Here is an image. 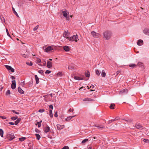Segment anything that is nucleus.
<instances>
[{
	"label": "nucleus",
	"instance_id": "nucleus-63",
	"mask_svg": "<svg viewBox=\"0 0 149 149\" xmlns=\"http://www.w3.org/2000/svg\"><path fill=\"white\" fill-rule=\"evenodd\" d=\"M68 68L69 69H72V68L70 66H69Z\"/></svg>",
	"mask_w": 149,
	"mask_h": 149
},
{
	"label": "nucleus",
	"instance_id": "nucleus-21",
	"mask_svg": "<svg viewBox=\"0 0 149 149\" xmlns=\"http://www.w3.org/2000/svg\"><path fill=\"white\" fill-rule=\"evenodd\" d=\"M18 91L19 93L22 94L24 93V91L22 89V88L20 87H19L18 88Z\"/></svg>",
	"mask_w": 149,
	"mask_h": 149
},
{
	"label": "nucleus",
	"instance_id": "nucleus-7",
	"mask_svg": "<svg viewBox=\"0 0 149 149\" xmlns=\"http://www.w3.org/2000/svg\"><path fill=\"white\" fill-rule=\"evenodd\" d=\"M12 84L11 85V88L12 89H14L16 87V83L15 80H14L12 81Z\"/></svg>",
	"mask_w": 149,
	"mask_h": 149
},
{
	"label": "nucleus",
	"instance_id": "nucleus-39",
	"mask_svg": "<svg viewBox=\"0 0 149 149\" xmlns=\"http://www.w3.org/2000/svg\"><path fill=\"white\" fill-rule=\"evenodd\" d=\"M36 62L38 63H40L41 62L40 59L38 58H36Z\"/></svg>",
	"mask_w": 149,
	"mask_h": 149
},
{
	"label": "nucleus",
	"instance_id": "nucleus-23",
	"mask_svg": "<svg viewBox=\"0 0 149 149\" xmlns=\"http://www.w3.org/2000/svg\"><path fill=\"white\" fill-rule=\"evenodd\" d=\"M93 100L90 98H86L83 100L84 101H92Z\"/></svg>",
	"mask_w": 149,
	"mask_h": 149
},
{
	"label": "nucleus",
	"instance_id": "nucleus-32",
	"mask_svg": "<svg viewBox=\"0 0 149 149\" xmlns=\"http://www.w3.org/2000/svg\"><path fill=\"white\" fill-rule=\"evenodd\" d=\"M85 75L86 77H89L90 76V74L89 72L87 71L85 73Z\"/></svg>",
	"mask_w": 149,
	"mask_h": 149
},
{
	"label": "nucleus",
	"instance_id": "nucleus-62",
	"mask_svg": "<svg viewBox=\"0 0 149 149\" xmlns=\"http://www.w3.org/2000/svg\"><path fill=\"white\" fill-rule=\"evenodd\" d=\"M11 79H12V80H13L14 79H15V77H14V76H11Z\"/></svg>",
	"mask_w": 149,
	"mask_h": 149
},
{
	"label": "nucleus",
	"instance_id": "nucleus-54",
	"mask_svg": "<svg viewBox=\"0 0 149 149\" xmlns=\"http://www.w3.org/2000/svg\"><path fill=\"white\" fill-rule=\"evenodd\" d=\"M74 111V109H73L72 110L70 108L68 110V111L69 112H73V111Z\"/></svg>",
	"mask_w": 149,
	"mask_h": 149
},
{
	"label": "nucleus",
	"instance_id": "nucleus-53",
	"mask_svg": "<svg viewBox=\"0 0 149 149\" xmlns=\"http://www.w3.org/2000/svg\"><path fill=\"white\" fill-rule=\"evenodd\" d=\"M0 117H1V118L3 119H5L6 118V117L4 116H0Z\"/></svg>",
	"mask_w": 149,
	"mask_h": 149
},
{
	"label": "nucleus",
	"instance_id": "nucleus-18",
	"mask_svg": "<svg viewBox=\"0 0 149 149\" xmlns=\"http://www.w3.org/2000/svg\"><path fill=\"white\" fill-rule=\"evenodd\" d=\"M52 63L48 61L47 63V66L48 68H50L52 67Z\"/></svg>",
	"mask_w": 149,
	"mask_h": 149
},
{
	"label": "nucleus",
	"instance_id": "nucleus-41",
	"mask_svg": "<svg viewBox=\"0 0 149 149\" xmlns=\"http://www.w3.org/2000/svg\"><path fill=\"white\" fill-rule=\"evenodd\" d=\"M136 66V65L133 64H131L129 65L130 67L132 68H134Z\"/></svg>",
	"mask_w": 149,
	"mask_h": 149
},
{
	"label": "nucleus",
	"instance_id": "nucleus-48",
	"mask_svg": "<svg viewBox=\"0 0 149 149\" xmlns=\"http://www.w3.org/2000/svg\"><path fill=\"white\" fill-rule=\"evenodd\" d=\"M45 110L43 109H40L38 110V112L40 113H42Z\"/></svg>",
	"mask_w": 149,
	"mask_h": 149
},
{
	"label": "nucleus",
	"instance_id": "nucleus-34",
	"mask_svg": "<svg viewBox=\"0 0 149 149\" xmlns=\"http://www.w3.org/2000/svg\"><path fill=\"white\" fill-rule=\"evenodd\" d=\"M88 141V139H86L83 140L81 142L82 143H84Z\"/></svg>",
	"mask_w": 149,
	"mask_h": 149
},
{
	"label": "nucleus",
	"instance_id": "nucleus-11",
	"mask_svg": "<svg viewBox=\"0 0 149 149\" xmlns=\"http://www.w3.org/2000/svg\"><path fill=\"white\" fill-rule=\"evenodd\" d=\"M8 137L10 140H11L15 138L14 134L13 133L9 134L8 136Z\"/></svg>",
	"mask_w": 149,
	"mask_h": 149
},
{
	"label": "nucleus",
	"instance_id": "nucleus-52",
	"mask_svg": "<svg viewBox=\"0 0 149 149\" xmlns=\"http://www.w3.org/2000/svg\"><path fill=\"white\" fill-rule=\"evenodd\" d=\"M19 122H18V121H17V120H16L15 122V123H14V124L16 125H17L18 124V123H19Z\"/></svg>",
	"mask_w": 149,
	"mask_h": 149
},
{
	"label": "nucleus",
	"instance_id": "nucleus-5",
	"mask_svg": "<svg viewBox=\"0 0 149 149\" xmlns=\"http://www.w3.org/2000/svg\"><path fill=\"white\" fill-rule=\"evenodd\" d=\"M91 34L94 38H98L100 36V35L99 33H96L94 31H92L91 32Z\"/></svg>",
	"mask_w": 149,
	"mask_h": 149
},
{
	"label": "nucleus",
	"instance_id": "nucleus-1",
	"mask_svg": "<svg viewBox=\"0 0 149 149\" xmlns=\"http://www.w3.org/2000/svg\"><path fill=\"white\" fill-rule=\"evenodd\" d=\"M104 38L105 39L108 40L111 38V33L109 31H106L103 33Z\"/></svg>",
	"mask_w": 149,
	"mask_h": 149
},
{
	"label": "nucleus",
	"instance_id": "nucleus-10",
	"mask_svg": "<svg viewBox=\"0 0 149 149\" xmlns=\"http://www.w3.org/2000/svg\"><path fill=\"white\" fill-rule=\"evenodd\" d=\"M50 130V128L48 126L45 127L43 129L44 132L46 133L48 132Z\"/></svg>",
	"mask_w": 149,
	"mask_h": 149
},
{
	"label": "nucleus",
	"instance_id": "nucleus-14",
	"mask_svg": "<svg viewBox=\"0 0 149 149\" xmlns=\"http://www.w3.org/2000/svg\"><path fill=\"white\" fill-rule=\"evenodd\" d=\"M68 32H67L65 31L63 33V37L65 38H68L69 39V38L68 37Z\"/></svg>",
	"mask_w": 149,
	"mask_h": 149
},
{
	"label": "nucleus",
	"instance_id": "nucleus-12",
	"mask_svg": "<svg viewBox=\"0 0 149 149\" xmlns=\"http://www.w3.org/2000/svg\"><path fill=\"white\" fill-rule=\"evenodd\" d=\"M143 33L146 35L149 36V29H145L143 31Z\"/></svg>",
	"mask_w": 149,
	"mask_h": 149
},
{
	"label": "nucleus",
	"instance_id": "nucleus-42",
	"mask_svg": "<svg viewBox=\"0 0 149 149\" xmlns=\"http://www.w3.org/2000/svg\"><path fill=\"white\" fill-rule=\"evenodd\" d=\"M12 111L14 113L17 114H19L20 113L19 112H17L14 110H12Z\"/></svg>",
	"mask_w": 149,
	"mask_h": 149
},
{
	"label": "nucleus",
	"instance_id": "nucleus-60",
	"mask_svg": "<svg viewBox=\"0 0 149 149\" xmlns=\"http://www.w3.org/2000/svg\"><path fill=\"white\" fill-rule=\"evenodd\" d=\"M112 122H112V120H109L108 121V124H110V123H111Z\"/></svg>",
	"mask_w": 149,
	"mask_h": 149
},
{
	"label": "nucleus",
	"instance_id": "nucleus-57",
	"mask_svg": "<svg viewBox=\"0 0 149 149\" xmlns=\"http://www.w3.org/2000/svg\"><path fill=\"white\" fill-rule=\"evenodd\" d=\"M49 108H50L52 109H53V106L52 105H49Z\"/></svg>",
	"mask_w": 149,
	"mask_h": 149
},
{
	"label": "nucleus",
	"instance_id": "nucleus-15",
	"mask_svg": "<svg viewBox=\"0 0 149 149\" xmlns=\"http://www.w3.org/2000/svg\"><path fill=\"white\" fill-rule=\"evenodd\" d=\"M143 41L142 40H139L137 42V44L139 46H141L143 44Z\"/></svg>",
	"mask_w": 149,
	"mask_h": 149
},
{
	"label": "nucleus",
	"instance_id": "nucleus-13",
	"mask_svg": "<svg viewBox=\"0 0 149 149\" xmlns=\"http://www.w3.org/2000/svg\"><path fill=\"white\" fill-rule=\"evenodd\" d=\"M127 92V90L126 89H124L120 91L119 94L121 95L123 94V93H126Z\"/></svg>",
	"mask_w": 149,
	"mask_h": 149
},
{
	"label": "nucleus",
	"instance_id": "nucleus-28",
	"mask_svg": "<svg viewBox=\"0 0 149 149\" xmlns=\"http://www.w3.org/2000/svg\"><path fill=\"white\" fill-rule=\"evenodd\" d=\"M3 131L1 129H0V134L1 137H3Z\"/></svg>",
	"mask_w": 149,
	"mask_h": 149
},
{
	"label": "nucleus",
	"instance_id": "nucleus-55",
	"mask_svg": "<svg viewBox=\"0 0 149 149\" xmlns=\"http://www.w3.org/2000/svg\"><path fill=\"white\" fill-rule=\"evenodd\" d=\"M87 149H94L93 148H92V146H90L88 147Z\"/></svg>",
	"mask_w": 149,
	"mask_h": 149
},
{
	"label": "nucleus",
	"instance_id": "nucleus-6",
	"mask_svg": "<svg viewBox=\"0 0 149 149\" xmlns=\"http://www.w3.org/2000/svg\"><path fill=\"white\" fill-rule=\"evenodd\" d=\"M6 68L9 71H10L12 72H14V70L11 66L8 65H5Z\"/></svg>",
	"mask_w": 149,
	"mask_h": 149
},
{
	"label": "nucleus",
	"instance_id": "nucleus-58",
	"mask_svg": "<svg viewBox=\"0 0 149 149\" xmlns=\"http://www.w3.org/2000/svg\"><path fill=\"white\" fill-rule=\"evenodd\" d=\"M35 131L37 133H39V130L38 129H36L35 130Z\"/></svg>",
	"mask_w": 149,
	"mask_h": 149
},
{
	"label": "nucleus",
	"instance_id": "nucleus-46",
	"mask_svg": "<svg viewBox=\"0 0 149 149\" xmlns=\"http://www.w3.org/2000/svg\"><path fill=\"white\" fill-rule=\"evenodd\" d=\"M62 75V74L61 72H59L57 74V75L58 76L61 77V76Z\"/></svg>",
	"mask_w": 149,
	"mask_h": 149
},
{
	"label": "nucleus",
	"instance_id": "nucleus-50",
	"mask_svg": "<svg viewBox=\"0 0 149 149\" xmlns=\"http://www.w3.org/2000/svg\"><path fill=\"white\" fill-rule=\"evenodd\" d=\"M6 32L7 33V35L9 37H10V35L8 31V29H6Z\"/></svg>",
	"mask_w": 149,
	"mask_h": 149
},
{
	"label": "nucleus",
	"instance_id": "nucleus-47",
	"mask_svg": "<svg viewBox=\"0 0 149 149\" xmlns=\"http://www.w3.org/2000/svg\"><path fill=\"white\" fill-rule=\"evenodd\" d=\"M6 94L7 95V94L10 95V91L9 90H7V91L6 92Z\"/></svg>",
	"mask_w": 149,
	"mask_h": 149
},
{
	"label": "nucleus",
	"instance_id": "nucleus-2",
	"mask_svg": "<svg viewBox=\"0 0 149 149\" xmlns=\"http://www.w3.org/2000/svg\"><path fill=\"white\" fill-rule=\"evenodd\" d=\"M78 36L77 34L76 35H74L70 37L69 38L68 40L70 41H75L76 42H77L78 40H79V39H78Z\"/></svg>",
	"mask_w": 149,
	"mask_h": 149
},
{
	"label": "nucleus",
	"instance_id": "nucleus-38",
	"mask_svg": "<svg viewBox=\"0 0 149 149\" xmlns=\"http://www.w3.org/2000/svg\"><path fill=\"white\" fill-rule=\"evenodd\" d=\"M143 141L145 143H149V140L147 139H144L143 140Z\"/></svg>",
	"mask_w": 149,
	"mask_h": 149
},
{
	"label": "nucleus",
	"instance_id": "nucleus-45",
	"mask_svg": "<svg viewBox=\"0 0 149 149\" xmlns=\"http://www.w3.org/2000/svg\"><path fill=\"white\" fill-rule=\"evenodd\" d=\"M38 72L41 75H43L44 74L43 71L42 70H40L38 71Z\"/></svg>",
	"mask_w": 149,
	"mask_h": 149
},
{
	"label": "nucleus",
	"instance_id": "nucleus-49",
	"mask_svg": "<svg viewBox=\"0 0 149 149\" xmlns=\"http://www.w3.org/2000/svg\"><path fill=\"white\" fill-rule=\"evenodd\" d=\"M51 72V71H50V70H47L45 72V73L46 74H49Z\"/></svg>",
	"mask_w": 149,
	"mask_h": 149
},
{
	"label": "nucleus",
	"instance_id": "nucleus-61",
	"mask_svg": "<svg viewBox=\"0 0 149 149\" xmlns=\"http://www.w3.org/2000/svg\"><path fill=\"white\" fill-rule=\"evenodd\" d=\"M115 118V120H117L119 119V117H116Z\"/></svg>",
	"mask_w": 149,
	"mask_h": 149
},
{
	"label": "nucleus",
	"instance_id": "nucleus-31",
	"mask_svg": "<svg viewBox=\"0 0 149 149\" xmlns=\"http://www.w3.org/2000/svg\"><path fill=\"white\" fill-rule=\"evenodd\" d=\"M49 116L51 118H52L53 117V115L52 114V112L51 110H49Z\"/></svg>",
	"mask_w": 149,
	"mask_h": 149
},
{
	"label": "nucleus",
	"instance_id": "nucleus-16",
	"mask_svg": "<svg viewBox=\"0 0 149 149\" xmlns=\"http://www.w3.org/2000/svg\"><path fill=\"white\" fill-rule=\"evenodd\" d=\"M74 78L75 79L78 80H82L83 79L82 77L76 76H74Z\"/></svg>",
	"mask_w": 149,
	"mask_h": 149
},
{
	"label": "nucleus",
	"instance_id": "nucleus-51",
	"mask_svg": "<svg viewBox=\"0 0 149 149\" xmlns=\"http://www.w3.org/2000/svg\"><path fill=\"white\" fill-rule=\"evenodd\" d=\"M62 149H69V147L68 146H65Z\"/></svg>",
	"mask_w": 149,
	"mask_h": 149
},
{
	"label": "nucleus",
	"instance_id": "nucleus-19",
	"mask_svg": "<svg viewBox=\"0 0 149 149\" xmlns=\"http://www.w3.org/2000/svg\"><path fill=\"white\" fill-rule=\"evenodd\" d=\"M63 49L66 52H68L70 50V48L69 46H64L63 47Z\"/></svg>",
	"mask_w": 149,
	"mask_h": 149
},
{
	"label": "nucleus",
	"instance_id": "nucleus-37",
	"mask_svg": "<svg viewBox=\"0 0 149 149\" xmlns=\"http://www.w3.org/2000/svg\"><path fill=\"white\" fill-rule=\"evenodd\" d=\"M22 56L25 58H27L28 57V56L27 55H26L25 54H22Z\"/></svg>",
	"mask_w": 149,
	"mask_h": 149
},
{
	"label": "nucleus",
	"instance_id": "nucleus-3",
	"mask_svg": "<svg viewBox=\"0 0 149 149\" xmlns=\"http://www.w3.org/2000/svg\"><path fill=\"white\" fill-rule=\"evenodd\" d=\"M52 94L47 95L44 96V100L46 102L51 101L52 100Z\"/></svg>",
	"mask_w": 149,
	"mask_h": 149
},
{
	"label": "nucleus",
	"instance_id": "nucleus-33",
	"mask_svg": "<svg viewBox=\"0 0 149 149\" xmlns=\"http://www.w3.org/2000/svg\"><path fill=\"white\" fill-rule=\"evenodd\" d=\"M26 139V138L24 137H22V138H19V139L20 141H23Z\"/></svg>",
	"mask_w": 149,
	"mask_h": 149
},
{
	"label": "nucleus",
	"instance_id": "nucleus-26",
	"mask_svg": "<svg viewBox=\"0 0 149 149\" xmlns=\"http://www.w3.org/2000/svg\"><path fill=\"white\" fill-rule=\"evenodd\" d=\"M95 73L97 75L99 76L101 73V71L97 69L95 70Z\"/></svg>",
	"mask_w": 149,
	"mask_h": 149
},
{
	"label": "nucleus",
	"instance_id": "nucleus-17",
	"mask_svg": "<svg viewBox=\"0 0 149 149\" xmlns=\"http://www.w3.org/2000/svg\"><path fill=\"white\" fill-rule=\"evenodd\" d=\"M94 126L97 127L98 129H102L104 128L105 127L102 125H100L98 126L96 125H94Z\"/></svg>",
	"mask_w": 149,
	"mask_h": 149
},
{
	"label": "nucleus",
	"instance_id": "nucleus-29",
	"mask_svg": "<svg viewBox=\"0 0 149 149\" xmlns=\"http://www.w3.org/2000/svg\"><path fill=\"white\" fill-rule=\"evenodd\" d=\"M42 122V121L41 120L40 122H37V124L38 125V127H40L41 126V123Z\"/></svg>",
	"mask_w": 149,
	"mask_h": 149
},
{
	"label": "nucleus",
	"instance_id": "nucleus-35",
	"mask_svg": "<svg viewBox=\"0 0 149 149\" xmlns=\"http://www.w3.org/2000/svg\"><path fill=\"white\" fill-rule=\"evenodd\" d=\"M18 117L17 116H15V117H11V119L13 120H16L17 118Z\"/></svg>",
	"mask_w": 149,
	"mask_h": 149
},
{
	"label": "nucleus",
	"instance_id": "nucleus-44",
	"mask_svg": "<svg viewBox=\"0 0 149 149\" xmlns=\"http://www.w3.org/2000/svg\"><path fill=\"white\" fill-rule=\"evenodd\" d=\"M39 27V25H37L35 28H34L33 29V30L34 31H35Z\"/></svg>",
	"mask_w": 149,
	"mask_h": 149
},
{
	"label": "nucleus",
	"instance_id": "nucleus-22",
	"mask_svg": "<svg viewBox=\"0 0 149 149\" xmlns=\"http://www.w3.org/2000/svg\"><path fill=\"white\" fill-rule=\"evenodd\" d=\"M36 82V84H38L39 83V79L37 75H35V76Z\"/></svg>",
	"mask_w": 149,
	"mask_h": 149
},
{
	"label": "nucleus",
	"instance_id": "nucleus-20",
	"mask_svg": "<svg viewBox=\"0 0 149 149\" xmlns=\"http://www.w3.org/2000/svg\"><path fill=\"white\" fill-rule=\"evenodd\" d=\"M135 127L138 129H142V126L139 123H137L136 124Z\"/></svg>",
	"mask_w": 149,
	"mask_h": 149
},
{
	"label": "nucleus",
	"instance_id": "nucleus-27",
	"mask_svg": "<svg viewBox=\"0 0 149 149\" xmlns=\"http://www.w3.org/2000/svg\"><path fill=\"white\" fill-rule=\"evenodd\" d=\"M101 75L102 77H104L106 76V73L104 70H102V72Z\"/></svg>",
	"mask_w": 149,
	"mask_h": 149
},
{
	"label": "nucleus",
	"instance_id": "nucleus-8",
	"mask_svg": "<svg viewBox=\"0 0 149 149\" xmlns=\"http://www.w3.org/2000/svg\"><path fill=\"white\" fill-rule=\"evenodd\" d=\"M53 50V49L51 46H49L45 49H44V51L46 52H49L50 51Z\"/></svg>",
	"mask_w": 149,
	"mask_h": 149
},
{
	"label": "nucleus",
	"instance_id": "nucleus-4",
	"mask_svg": "<svg viewBox=\"0 0 149 149\" xmlns=\"http://www.w3.org/2000/svg\"><path fill=\"white\" fill-rule=\"evenodd\" d=\"M67 13L69 14V13L67 10L63 11L62 13L63 14V16L65 17L66 20H69V15L68 16Z\"/></svg>",
	"mask_w": 149,
	"mask_h": 149
},
{
	"label": "nucleus",
	"instance_id": "nucleus-25",
	"mask_svg": "<svg viewBox=\"0 0 149 149\" xmlns=\"http://www.w3.org/2000/svg\"><path fill=\"white\" fill-rule=\"evenodd\" d=\"M115 106V104H110V106L109 107L111 109H114V107Z\"/></svg>",
	"mask_w": 149,
	"mask_h": 149
},
{
	"label": "nucleus",
	"instance_id": "nucleus-59",
	"mask_svg": "<svg viewBox=\"0 0 149 149\" xmlns=\"http://www.w3.org/2000/svg\"><path fill=\"white\" fill-rule=\"evenodd\" d=\"M54 116L55 117H57L58 116V115L57 113V112H56L54 114Z\"/></svg>",
	"mask_w": 149,
	"mask_h": 149
},
{
	"label": "nucleus",
	"instance_id": "nucleus-43",
	"mask_svg": "<svg viewBox=\"0 0 149 149\" xmlns=\"http://www.w3.org/2000/svg\"><path fill=\"white\" fill-rule=\"evenodd\" d=\"M137 65L140 66H142L143 65V64L141 62H139L137 63Z\"/></svg>",
	"mask_w": 149,
	"mask_h": 149
},
{
	"label": "nucleus",
	"instance_id": "nucleus-24",
	"mask_svg": "<svg viewBox=\"0 0 149 149\" xmlns=\"http://www.w3.org/2000/svg\"><path fill=\"white\" fill-rule=\"evenodd\" d=\"M12 10L13 11V13L17 16H18V15L17 13L15 11V8L13 7H12Z\"/></svg>",
	"mask_w": 149,
	"mask_h": 149
},
{
	"label": "nucleus",
	"instance_id": "nucleus-40",
	"mask_svg": "<svg viewBox=\"0 0 149 149\" xmlns=\"http://www.w3.org/2000/svg\"><path fill=\"white\" fill-rule=\"evenodd\" d=\"M26 64L27 65L30 66H31L33 65V64L31 62H26Z\"/></svg>",
	"mask_w": 149,
	"mask_h": 149
},
{
	"label": "nucleus",
	"instance_id": "nucleus-64",
	"mask_svg": "<svg viewBox=\"0 0 149 149\" xmlns=\"http://www.w3.org/2000/svg\"><path fill=\"white\" fill-rule=\"evenodd\" d=\"M17 121H18V122H19L20 121V120H21V119H20V118H19L18 119H17Z\"/></svg>",
	"mask_w": 149,
	"mask_h": 149
},
{
	"label": "nucleus",
	"instance_id": "nucleus-9",
	"mask_svg": "<svg viewBox=\"0 0 149 149\" xmlns=\"http://www.w3.org/2000/svg\"><path fill=\"white\" fill-rule=\"evenodd\" d=\"M56 126L57 129L59 130L63 129L64 127L65 126L64 125H61L59 124H58Z\"/></svg>",
	"mask_w": 149,
	"mask_h": 149
},
{
	"label": "nucleus",
	"instance_id": "nucleus-36",
	"mask_svg": "<svg viewBox=\"0 0 149 149\" xmlns=\"http://www.w3.org/2000/svg\"><path fill=\"white\" fill-rule=\"evenodd\" d=\"M71 119V117L70 116L66 118L65 119V120L66 121H69L70 119Z\"/></svg>",
	"mask_w": 149,
	"mask_h": 149
},
{
	"label": "nucleus",
	"instance_id": "nucleus-30",
	"mask_svg": "<svg viewBox=\"0 0 149 149\" xmlns=\"http://www.w3.org/2000/svg\"><path fill=\"white\" fill-rule=\"evenodd\" d=\"M35 135L36 137V138L38 140H39L40 138V135L38 134H35Z\"/></svg>",
	"mask_w": 149,
	"mask_h": 149
},
{
	"label": "nucleus",
	"instance_id": "nucleus-56",
	"mask_svg": "<svg viewBox=\"0 0 149 149\" xmlns=\"http://www.w3.org/2000/svg\"><path fill=\"white\" fill-rule=\"evenodd\" d=\"M8 124L11 125H13L14 124L13 122H10L8 123Z\"/></svg>",
	"mask_w": 149,
	"mask_h": 149
}]
</instances>
